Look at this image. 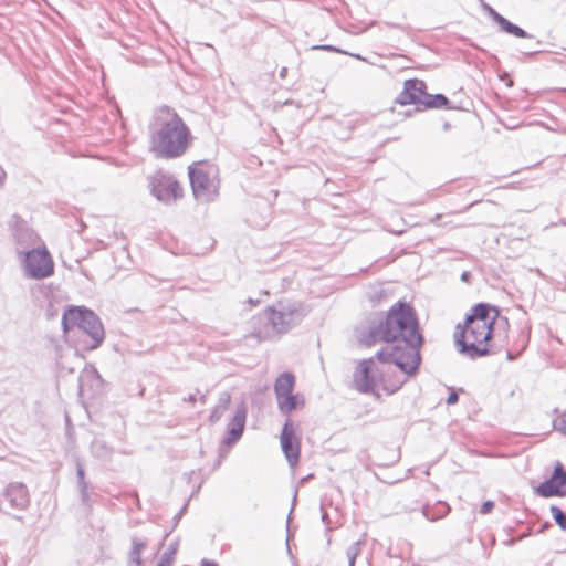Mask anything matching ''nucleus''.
<instances>
[{"instance_id": "22", "label": "nucleus", "mask_w": 566, "mask_h": 566, "mask_svg": "<svg viewBox=\"0 0 566 566\" xmlns=\"http://www.w3.org/2000/svg\"><path fill=\"white\" fill-rule=\"evenodd\" d=\"M448 98L442 95V94H437V95H430V94H427V98L424 101V106L427 108H440V107H443L448 104Z\"/></svg>"}, {"instance_id": "41", "label": "nucleus", "mask_w": 566, "mask_h": 566, "mask_svg": "<svg viewBox=\"0 0 566 566\" xmlns=\"http://www.w3.org/2000/svg\"><path fill=\"white\" fill-rule=\"evenodd\" d=\"M562 223H563V224H566V221H564V220H563V221H562Z\"/></svg>"}, {"instance_id": "40", "label": "nucleus", "mask_w": 566, "mask_h": 566, "mask_svg": "<svg viewBox=\"0 0 566 566\" xmlns=\"http://www.w3.org/2000/svg\"><path fill=\"white\" fill-rule=\"evenodd\" d=\"M88 373H91V374H96V370H95V369H92V370H90Z\"/></svg>"}, {"instance_id": "29", "label": "nucleus", "mask_w": 566, "mask_h": 566, "mask_svg": "<svg viewBox=\"0 0 566 566\" xmlns=\"http://www.w3.org/2000/svg\"><path fill=\"white\" fill-rule=\"evenodd\" d=\"M459 400V396L457 392H451L448 398H447V403L448 405H454L457 403Z\"/></svg>"}, {"instance_id": "17", "label": "nucleus", "mask_w": 566, "mask_h": 566, "mask_svg": "<svg viewBox=\"0 0 566 566\" xmlns=\"http://www.w3.org/2000/svg\"><path fill=\"white\" fill-rule=\"evenodd\" d=\"M146 547V542L138 537H132V547L128 554V566H142V553Z\"/></svg>"}, {"instance_id": "24", "label": "nucleus", "mask_w": 566, "mask_h": 566, "mask_svg": "<svg viewBox=\"0 0 566 566\" xmlns=\"http://www.w3.org/2000/svg\"><path fill=\"white\" fill-rule=\"evenodd\" d=\"M551 513L556 524L563 530L566 531V514L556 505L551 506Z\"/></svg>"}, {"instance_id": "36", "label": "nucleus", "mask_w": 566, "mask_h": 566, "mask_svg": "<svg viewBox=\"0 0 566 566\" xmlns=\"http://www.w3.org/2000/svg\"><path fill=\"white\" fill-rule=\"evenodd\" d=\"M187 400H188L189 402H191V403H195V402H196V400H197V397H196V395H189V397H188V399H187Z\"/></svg>"}, {"instance_id": "20", "label": "nucleus", "mask_w": 566, "mask_h": 566, "mask_svg": "<svg viewBox=\"0 0 566 566\" xmlns=\"http://www.w3.org/2000/svg\"><path fill=\"white\" fill-rule=\"evenodd\" d=\"M554 415H555V417L553 418L554 430L559 432L563 436H566V409L564 411H559L558 409H555Z\"/></svg>"}, {"instance_id": "9", "label": "nucleus", "mask_w": 566, "mask_h": 566, "mask_svg": "<svg viewBox=\"0 0 566 566\" xmlns=\"http://www.w3.org/2000/svg\"><path fill=\"white\" fill-rule=\"evenodd\" d=\"M281 448L291 468H295L300 460L301 440L295 434L293 422L287 419L283 426L281 437Z\"/></svg>"}, {"instance_id": "32", "label": "nucleus", "mask_w": 566, "mask_h": 566, "mask_svg": "<svg viewBox=\"0 0 566 566\" xmlns=\"http://www.w3.org/2000/svg\"><path fill=\"white\" fill-rule=\"evenodd\" d=\"M314 49H321V50H326V51H336V49L333 48L332 45H321V46H315Z\"/></svg>"}, {"instance_id": "30", "label": "nucleus", "mask_w": 566, "mask_h": 566, "mask_svg": "<svg viewBox=\"0 0 566 566\" xmlns=\"http://www.w3.org/2000/svg\"><path fill=\"white\" fill-rule=\"evenodd\" d=\"M172 563L169 562L168 557H160V560L159 563L157 564V566H171Z\"/></svg>"}, {"instance_id": "33", "label": "nucleus", "mask_w": 566, "mask_h": 566, "mask_svg": "<svg viewBox=\"0 0 566 566\" xmlns=\"http://www.w3.org/2000/svg\"><path fill=\"white\" fill-rule=\"evenodd\" d=\"M321 510H322V521H323L324 523H328V515H327V512H326V511H324L323 506L321 507Z\"/></svg>"}, {"instance_id": "8", "label": "nucleus", "mask_w": 566, "mask_h": 566, "mask_svg": "<svg viewBox=\"0 0 566 566\" xmlns=\"http://www.w3.org/2000/svg\"><path fill=\"white\" fill-rule=\"evenodd\" d=\"M24 270L29 277L44 279L53 273V261L46 249H33L25 253Z\"/></svg>"}, {"instance_id": "3", "label": "nucleus", "mask_w": 566, "mask_h": 566, "mask_svg": "<svg viewBox=\"0 0 566 566\" xmlns=\"http://www.w3.org/2000/svg\"><path fill=\"white\" fill-rule=\"evenodd\" d=\"M497 316L495 307L484 303L476 304L467 316L463 328L454 334L460 353L472 359L486 356L488 340L491 338L492 325Z\"/></svg>"}, {"instance_id": "16", "label": "nucleus", "mask_w": 566, "mask_h": 566, "mask_svg": "<svg viewBox=\"0 0 566 566\" xmlns=\"http://www.w3.org/2000/svg\"><path fill=\"white\" fill-rule=\"evenodd\" d=\"M276 400L280 411L286 415L304 405V400L300 396L293 394L286 395Z\"/></svg>"}, {"instance_id": "1", "label": "nucleus", "mask_w": 566, "mask_h": 566, "mask_svg": "<svg viewBox=\"0 0 566 566\" xmlns=\"http://www.w3.org/2000/svg\"><path fill=\"white\" fill-rule=\"evenodd\" d=\"M358 339L366 346H373L378 342L397 343L376 353L379 363L394 364L401 371L396 384L385 385V389L390 392L397 391L419 368L421 361L419 349L423 338L419 332L417 316L407 303L394 304L386 319L360 331Z\"/></svg>"}, {"instance_id": "28", "label": "nucleus", "mask_w": 566, "mask_h": 566, "mask_svg": "<svg viewBox=\"0 0 566 566\" xmlns=\"http://www.w3.org/2000/svg\"><path fill=\"white\" fill-rule=\"evenodd\" d=\"M494 507V502L493 501H485L482 506H481V510H480V513L481 514H489Z\"/></svg>"}, {"instance_id": "25", "label": "nucleus", "mask_w": 566, "mask_h": 566, "mask_svg": "<svg viewBox=\"0 0 566 566\" xmlns=\"http://www.w3.org/2000/svg\"><path fill=\"white\" fill-rule=\"evenodd\" d=\"M178 549V542H174L169 545L168 549L161 555L163 557H168L169 562H174L175 555Z\"/></svg>"}, {"instance_id": "12", "label": "nucleus", "mask_w": 566, "mask_h": 566, "mask_svg": "<svg viewBox=\"0 0 566 566\" xmlns=\"http://www.w3.org/2000/svg\"><path fill=\"white\" fill-rule=\"evenodd\" d=\"M426 84L420 80H407L403 84L402 92L396 97V103L400 105L424 104L427 93Z\"/></svg>"}, {"instance_id": "37", "label": "nucleus", "mask_w": 566, "mask_h": 566, "mask_svg": "<svg viewBox=\"0 0 566 566\" xmlns=\"http://www.w3.org/2000/svg\"><path fill=\"white\" fill-rule=\"evenodd\" d=\"M3 178H4V171L0 167V182H2Z\"/></svg>"}, {"instance_id": "7", "label": "nucleus", "mask_w": 566, "mask_h": 566, "mask_svg": "<svg viewBox=\"0 0 566 566\" xmlns=\"http://www.w3.org/2000/svg\"><path fill=\"white\" fill-rule=\"evenodd\" d=\"M377 357L359 363L354 373V386L363 394L373 392L379 381H384L382 371L378 368Z\"/></svg>"}, {"instance_id": "10", "label": "nucleus", "mask_w": 566, "mask_h": 566, "mask_svg": "<svg viewBox=\"0 0 566 566\" xmlns=\"http://www.w3.org/2000/svg\"><path fill=\"white\" fill-rule=\"evenodd\" d=\"M151 193L163 202H170L182 196V188L171 176L156 175L151 180Z\"/></svg>"}, {"instance_id": "26", "label": "nucleus", "mask_w": 566, "mask_h": 566, "mask_svg": "<svg viewBox=\"0 0 566 566\" xmlns=\"http://www.w3.org/2000/svg\"><path fill=\"white\" fill-rule=\"evenodd\" d=\"M488 11L490 17L502 28L504 22L507 20L504 17H502L499 12H496L493 8L488 7Z\"/></svg>"}, {"instance_id": "27", "label": "nucleus", "mask_w": 566, "mask_h": 566, "mask_svg": "<svg viewBox=\"0 0 566 566\" xmlns=\"http://www.w3.org/2000/svg\"><path fill=\"white\" fill-rule=\"evenodd\" d=\"M33 235V233L28 229L24 228L20 232H14V238L19 243H23L24 239H30Z\"/></svg>"}, {"instance_id": "23", "label": "nucleus", "mask_w": 566, "mask_h": 566, "mask_svg": "<svg viewBox=\"0 0 566 566\" xmlns=\"http://www.w3.org/2000/svg\"><path fill=\"white\" fill-rule=\"evenodd\" d=\"M76 474H77V484H78V489H80V492H81L82 500L83 501H87V499H88V493H87L88 485H87V482L85 481V473H84V469L81 465V463H77V465H76Z\"/></svg>"}, {"instance_id": "34", "label": "nucleus", "mask_w": 566, "mask_h": 566, "mask_svg": "<svg viewBox=\"0 0 566 566\" xmlns=\"http://www.w3.org/2000/svg\"><path fill=\"white\" fill-rule=\"evenodd\" d=\"M440 505L443 509V512L441 513L442 515L447 514L450 511V507L446 503H442Z\"/></svg>"}, {"instance_id": "31", "label": "nucleus", "mask_w": 566, "mask_h": 566, "mask_svg": "<svg viewBox=\"0 0 566 566\" xmlns=\"http://www.w3.org/2000/svg\"><path fill=\"white\" fill-rule=\"evenodd\" d=\"M200 564H201V566H218V564L216 562H212V560H209L206 558H203Z\"/></svg>"}, {"instance_id": "14", "label": "nucleus", "mask_w": 566, "mask_h": 566, "mask_svg": "<svg viewBox=\"0 0 566 566\" xmlns=\"http://www.w3.org/2000/svg\"><path fill=\"white\" fill-rule=\"evenodd\" d=\"M247 418V407L244 402L238 405L234 417L229 424L228 443L235 442L242 436Z\"/></svg>"}, {"instance_id": "39", "label": "nucleus", "mask_w": 566, "mask_h": 566, "mask_svg": "<svg viewBox=\"0 0 566 566\" xmlns=\"http://www.w3.org/2000/svg\"><path fill=\"white\" fill-rule=\"evenodd\" d=\"M200 400L205 403V402H206V397L202 395V396L200 397Z\"/></svg>"}, {"instance_id": "38", "label": "nucleus", "mask_w": 566, "mask_h": 566, "mask_svg": "<svg viewBox=\"0 0 566 566\" xmlns=\"http://www.w3.org/2000/svg\"><path fill=\"white\" fill-rule=\"evenodd\" d=\"M468 276H469V273L464 272L461 277H462V280L465 281L468 279Z\"/></svg>"}, {"instance_id": "6", "label": "nucleus", "mask_w": 566, "mask_h": 566, "mask_svg": "<svg viewBox=\"0 0 566 566\" xmlns=\"http://www.w3.org/2000/svg\"><path fill=\"white\" fill-rule=\"evenodd\" d=\"M192 192L198 200L210 201L218 192L217 168L208 164L189 167Z\"/></svg>"}, {"instance_id": "2", "label": "nucleus", "mask_w": 566, "mask_h": 566, "mask_svg": "<svg viewBox=\"0 0 566 566\" xmlns=\"http://www.w3.org/2000/svg\"><path fill=\"white\" fill-rule=\"evenodd\" d=\"M155 125L150 149L157 157L177 158L187 151L191 145L192 135L174 109L167 106L159 108Z\"/></svg>"}, {"instance_id": "5", "label": "nucleus", "mask_w": 566, "mask_h": 566, "mask_svg": "<svg viewBox=\"0 0 566 566\" xmlns=\"http://www.w3.org/2000/svg\"><path fill=\"white\" fill-rule=\"evenodd\" d=\"M63 331L66 333L74 327L82 329L90 338L91 349L97 348L105 338L104 327L97 315L85 307L71 306L62 316Z\"/></svg>"}, {"instance_id": "15", "label": "nucleus", "mask_w": 566, "mask_h": 566, "mask_svg": "<svg viewBox=\"0 0 566 566\" xmlns=\"http://www.w3.org/2000/svg\"><path fill=\"white\" fill-rule=\"evenodd\" d=\"M295 384V378L291 373L281 374L274 385L276 399L292 394Z\"/></svg>"}, {"instance_id": "11", "label": "nucleus", "mask_w": 566, "mask_h": 566, "mask_svg": "<svg viewBox=\"0 0 566 566\" xmlns=\"http://www.w3.org/2000/svg\"><path fill=\"white\" fill-rule=\"evenodd\" d=\"M536 492L543 497L566 495V471L558 464L549 480L541 483Z\"/></svg>"}, {"instance_id": "18", "label": "nucleus", "mask_w": 566, "mask_h": 566, "mask_svg": "<svg viewBox=\"0 0 566 566\" xmlns=\"http://www.w3.org/2000/svg\"><path fill=\"white\" fill-rule=\"evenodd\" d=\"M231 401V396L229 392H222L219 397L218 405L214 407L210 415V421L212 423L219 421L223 416L224 411L228 409L229 403Z\"/></svg>"}, {"instance_id": "4", "label": "nucleus", "mask_w": 566, "mask_h": 566, "mask_svg": "<svg viewBox=\"0 0 566 566\" xmlns=\"http://www.w3.org/2000/svg\"><path fill=\"white\" fill-rule=\"evenodd\" d=\"M306 314L307 310L303 303L280 301L258 316V321L263 323V327L255 331V336L260 340H265L285 334L301 324Z\"/></svg>"}, {"instance_id": "21", "label": "nucleus", "mask_w": 566, "mask_h": 566, "mask_svg": "<svg viewBox=\"0 0 566 566\" xmlns=\"http://www.w3.org/2000/svg\"><path fill=\"white\" fill-rule=\"evenodd\" d=\"M365 545L364 539H358L357 542L353 543L346 551V555L348 558V566H355V560L357 556L360 554L363 546Z\"/></svg>"}, {"instance_id": "13", "label": "nucleus", "mask_w": 566, "mask_h": 566, "mask_svg": "<svg viewBox=\"0 0 566 566\" xmlns=\"http://www.w3.org/2000/svg\"><path fill=\"white\" fill-rule=\"evenodd\" d=\"M2 503H7L10 509H27L30 496L25 485L19 482L10 483L4 490Z\"/></svg>"}, {"instance_id": "19", "label": "nucleus", "mask_w": 566, "mask_h": 566, "mask_svg": "<svg viewBox=\"0 0 566 566\" xmlns=\"http://www.w3.org/2000/svg\"><path fill=\"white\" fill-rule=\"evenodd\" d=\"M501 30L507 34H512L516 38H524V39H532L533 36L528 34L526 31H524L518 25L510 22L506 20L504 24L502 25Z\"/></svg>"}, {"instance_id": "35", "label": "nucleus", "mask_w": 566, "mask_h": 566, "mask_svg": "<svg viewBox=\"0 0 566 566\" xmlns=\"http://www.w3.org/2000/svg\"><path fill=\"white\" fill-rule=\"evenodd\" d=\"M286 73H287V69L286 67H282L281 71H280V77L284 78L286 76Z\"/></svg>"}]
</instances>
